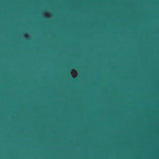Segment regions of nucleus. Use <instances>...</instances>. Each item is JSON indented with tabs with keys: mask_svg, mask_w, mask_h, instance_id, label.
<instances>
[{
	"mask_svg": "<svg viewBox=\"0 0 159 159\" xmlns=\"http://www.w3.org/2000/svg\"><path fill=\"white\" fill-rule=\"evenodd\" d=\"M68 74H69V75H70V76L71 77H73L72 76V75H71V74L69 72H68Z\"/></svg>",
	"mask_w": 159,
	"mask_h": 159,
	"instance_id": "obj_1",
	"label": "nucleus"
},
{
	"mask_svg": "<svg viewBox=\"0 0 159 159\" xmlns=\"http://www.w3.org/2000/svg\"><path fill=\"white\" fill-rule=\"evenodd\" d=\"M79 68V67L77 66L75 68V69L78 70V68Z\"/></svg>",
	"mask_w": 159,
	"mask_h": 159,
	"instance_id": "obj_2",
	"label": "nucleus"
}]
</instances>
